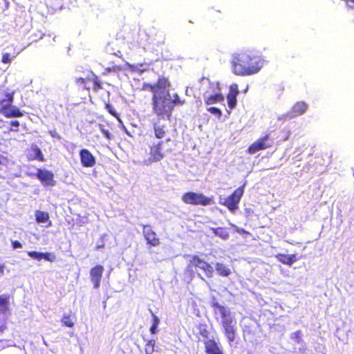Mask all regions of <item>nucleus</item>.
<instances>
[{
    "label": "nucleus",
    "mask_w": 354,
    "mask_h": 354,
    "mask_svg": "<svg viewBox=\"0 0 354 354\" xmlns=\"http://www.w3.org/2000/svg\"><path fill=\"white\" fill-rule=\"evenodd\" d=\"M251 212H252V210H250V209L246 210V214H247V216H250V214H251Z\"/></svg>",
    "instance_id": "47"
},
{
    "label": "nucleus",
    "mask_w": 354,
    "mask_h": 354,
    "mask_svg": "<svg viewBox=\"0 0 354 354\" xmlns=\"http://www.w3.org/2000/svg\"><path fill=\"white\" fill-rule=\"evenodd\" d=\"M248 328H249L248 326H245V328L243 329V334H244V335H245L246 333H248V334H250V333H251V331H250V330H248Z\"/></svg>",
    "instance_id": "45"
},
{
    "label": "nucleus",
    "mask_w": 354,
    "mask_h": 354,
    "mask_svg": "<svg viewBox=\"0 0 354 354\" xmlns=\"http://www.w3.org/2000/svg\"><path fill=\"white\" fill-rule=\"evenodd\" d=\"M142 234L147 244L151 247H157L160 244L159 237L150 225H142Z\"/></svg>",
    "instance_id": "9"
},
{
    "label": "nucleus",
    "mask_w": 354,
    "mask_h": 354,
    "mask_svg": "<svg viewBox=\"0 0 354 354\" xmlns=\"http://www.w3.org/2000/svg\"><path fill=\"white\" fill-rule=\"evenodd\" d=\"M210 230L213 232V233L220 237L221 239L223 240H226L229 238L230 234L227 232V229L225 227H212Z\"/></svg>",
    "instance_id": "22"
},
{
    "label": "nucleus",
    "mask_w": 354,
    "mask_h": 354,
    "mask_svg": "<svg viewBox=\"0 0 354 354\" xmlns=\"http://www.w3.org/2000/svg\"><path fill=\"white\" fill-rule=\"evenodd\" d=\"M0 113L7 118L21 117L23 113L15 106H12L14 100V92L1 91L0 92Z\"/></svg>",
    "instance_id": "5"
},
{
    "label": "nucleus",
    "mask_w": 354,
    "mask_h": 354,
    "mask_svg": "<svg viewBox=\"0 0 354 354\" xmlns=\"http://www.w3.org/2000/svg\"><path fill=\"white\" fill-rule=\"evenodd\" d=\"M157 329H158V326H156L155 325H151L149 330L152 334H155L157 333V330H158Z\"/></svg>",
    "instance_id": "41"
},
{
    "label": "nucleus",
    "mask_w": 354,
    "mask_h": 354,
    "mask_svg": "<svg viewBox=\"0 0 354 354\" xmlns=\"http://www.w3.org/2000/svg\"><path fill=\"white\" fill-rule=\"evenodd\" d=\"M10 311V296L8 294L0 295V315L9 314Z\"/></svg>",
    "instance_id": "17"
},
{
    "label": "nucleus",
    "mask_w": 354,
    "mask_h": 354,
    "mask_svg": "<svg viewBox=\"0 0 354 354\" xmlns=\"http://www.w3.org/2000/svg\"><path fill=\"white\" fill-rule=\"evenodd\" d=\"M36 221L38 223H46L49 220V215L47 212L37 210L35 213Z\"/></svg>",
    "instance_id": "25"
},
{
    "label": "nucleus",
    "mask_w": 354,
    "mask_h": 354,
    "mask_svg": "<svg viewBox=\"0 0 354 354\" xmlns=\"http://www.w3.org/2000/svg\"><path fill=\"white\" fill-rule=\"evenodd\" d=\"M206 354H225L223 348L214 338L203 342Z\"/></svg>",
    "instance_id": "12"
},
{
    "label": "nucleus",
    "mask_w": 354,
    "mask_h": 354,
    "mask_svg": "<svg viewBox=\"0 0 354 354\" xmlns=\"http://www.w3.org/2000/svg\"><path fill=\"white\" fill-rule=\"evenodd\" d=\"M31 151L33 152V156L31 158V160H38L41 162L45 160L41 149L37 145H32Z\"/></svg>",
    "instance_id": "23"
},
{
    "label": "nucleus",
    "mask_w": 354,
    "mask_h": 354,
    "mask_svg": "<svg viewBox=\"0 0 354 354\" xmlns=\"http://www.w3.org/2000/svg\"><path fill=\"white\" fill-rule=\"evenodd\" d=\"M207 110L208 112H209L212 114L215 115L218 118H220L221 117V115H222V112H221V111L218 108H216V107H209V108H207Z\"/></svg>",
    "instance_id": "31"
},
{
    "label": "nucleus",
    "mask_w": 354,
    "mask_h": 354,
    "mask_svg": "<svg viewBox=\"0 0 354 354\" xmlns=\"http://www.w3.org/2000/svg\"><path fill=\"white\" fill-rule=\"evenodd\" d=\"M62 324L64 326L73 328L74 326L73 317L71 314H64L61 319Z\"/></svg>",
    "instance_id": "24"
},
{
    "label": "nucleus",
    "mask_w": 354,
    "mask_h": 354,
    "mask_svg": "<svg viewBox=\"0 0 354 354\" xmlns=\"http://www.w3.org/2000/svg\"><path fill=\"white\" fill-rule=\"evenodd\" d=\"M211 306L214 309H216L220 313L223 332L228 343L231 344L235 340L236 336V319L232 316L230 310L227 307L221 305L218 302H213Z\"/></svg>",
    "instance_id": "4"
},
{
    "label": "nucleus",
    "mask_w": 354,
    "mask_h": 354,
    "mask_svg": "<svg viewBox=\"0 0 354 354\" xmlns=\"http://www.w3.org/2000/svg\"><path fill=\"white\" fill-rule=\"evenodd\" d=\"M104 268L102 265H96L90 270L91 280L93 283V287L97 289L100 286L101 279L102 278Z\"/></svg>",
    "instance_id": "13"
},
{
    "label": "nucleus",
    "mask_w": 354,
    "mask_h": 354,
    "mask_svg": "<svg viewBox=\"0 0 354 354\" xmlns=\"http://www.w3.org/2000/svg\"><path fill=\"white\" fill-rule=\"evenodd\" d=\"M35 175L43 185L52 187L55 185L56 182L54 180V174L52 171L46 169H37Z\"/></svg>",
    "instance_id": "11"
},
{
    "label": "nucleus",
    "mask_w": 354,
    "mask_h": 354,
    "mask_svg": "<svg viewBox=\"0 0 354 354\" xmlns=\"http://www.w3.org/2000/svg\"><path fill=\"white\" fill-rule=\"evenodd\" d=\"M276 259L281 263L287 266H292L293 263L298 260V258L295 254H286L279 253L275 255Z\"/></svg>",
    "instance_id": "18"
},
{
    "label": "nucleus",
    "mask_w": 354,
    "mask_h": 354,
    "mask_svg": "<svg viewBox=\"0 0 354 354\" xmlns=\"http://www.w3.org/2000/svg\"><path fill=\"white\" fill-rule=\"evenodd\" d=\"M239 93V86L236 84H232L230 86L229 92L227 94L228 106L232 109L236 106V97Z\"/></svg>",
    "instance_id": "16"
},
{
    "label": "nucleus",
    "mask_w": 354,
    "mask_h": 354,
    "mask_svg": "<svg viewBox=\"0 0 354 354\" xmlns=\"http://www.w3.org/2000/svg\"><path fill=\"white\" fill-rule=\"evenodd\" d=\"M216 12H221L220 10H215L214 8H212V10L210 12V15H212V17H214Z\"/></svg>",
    "instance_id": "44"
},
{
    "label": "nucleus",
    "mask_w": 354,
    "mask_h": 354,
    "mask_svg": "<svg viewBox=\"0 0 354 354\" xmlns=\"http://www.w3.org/2000/svg\"><path fill=\"white\" fill-rule=\"evenodd\" d=\"M114 55L120 58H123V55L121 51L118 50L117 53H114Z\"/></svg>",
    "instance_id": "43"
},
{
    "label": "nucleus",
    "mask_w": 354,
    "mask_h": 354,
    "mask_svg": "<svg viewBox=\"0 0 354 354\" xmlns=\"http://www.w3.org/2000/svg\"><path fill=\"white\" fill-rule=\"evenodd\" d=\"M346 2L348 7L354 9V0H346Z\"/></svg>",
    "instance_id": "40"
},
{
    "label": "nucleus",
    "mask_w": 354,
    "mask_h": 354,
    "mask_svg": "<svg viewBox=\"0 0 354 354\" xmlns=\"http://www.w3.org/2000/svg\"><path fill=\"white\" fill-rule=\"evenodd\" d=\"M152 129L154 137L160 140L149 147V161L155 162L163 159L165 153L171 151V149L167 147L168 143L171 142V138H167L164 140H162L166 137L169 131L167 126L160 124L159 121L152 122Z\"/></svg>",
    "instance_id": "3"
},
{
    "label": "nucleus",
    "mask_w": 354,
    "mask_h": 354,
    "mask_svg": "<svg viewBox=\"0 0 354 354\" xmlns=\"http://www.w3.org/2000/svg\"><path fill=\"white\" fill-rule=\"evenodd\" d=\"M152 317H153L152 325H155L156 326H158L160 323L159 318L155 314H152Z\"/></svg>",
    "instance_id": "37"
},
{
    "label": "nucleus",
    "mask_w": 354,
    "mask_h": 354,
    "mask_svg": "<svg viewBox=\"0 0 354 354\" xmlns=\"http://www.w3.org/2000/svg\"><path fill=\"white\" fill-rule=\"evenodd\" d=\"M251 212H252V210H250V209L246 210V214H247V216H250V214H251Z\"/></svg>",
    "instance_id": "48"
},
{
    "label": "nucleus",
    "mask_w": 354,
    "mask_h": 354,
    "mask_svg": "<svg viewBox=\"0 0 354 354\" xmlns=\"http://www.w3.org/2000/svg\"><path fill=\"white\" fill-rule=\"evenodd\" d=\"M122 70V67L120 65L113 64L111 66L106 67L105 71L106 73L118 72Z\"/></svg>",
    "instance_id": "30"
},
{
    "label": "nucleus",
    "mask_w": 354,
    "mask_h": 354,
    "mask_svg": "<svg viewBox=\"0 0 354 354\" xmlns=\"http://www.w3.org/2000/svg\"><path fill=\"white\" fill-rule=\"evenodd\" d=\"M244 193V185L236 189L230 195L220 203L226 207L232 213H234L239 208V204Z\"/></svg>",
    "instance_id": "7"
},
{
    "label": "nucleus",
    "mask_w": 354,
    "mask_h": 354,
    "mask_svg": "<svg viewBox=\"0 0 354 354\" xmlns=\"http://www.w3.org/2000/svg\"><path fill=\"white\" fill-rule=\"evenodd\" d=\"M28 255L34 259L41 261L42 259L43 252H38L37 251H29L28 252Z\"/></svg>",
    "instance_id": "29"
},
{
    "label": "nucleus",
    "mask_w": 354,
    "mask_h": 354,
    "mask_svg": "<svg viewBox=\"0 0 354 354\" xmlns=\"http://www.w3.org/2000/svg\"><path fill=\"white\" fill-rule=\"evenodd\" d=\"M265 60L252 52L243 51L232 55L231 67L232 73L238 76H249L259 73Z\"/></svg>",
    "instance_id": "2"
},
{
    "label": "nucleus",
    "mask_w": 354,
    "mask_h": 354,
    "mask_svg": "<svg viewBox=\"0 0 354 354\" xmlns=\"http://www.w3.org/2000/svg\"><path fill=\"white\" fill-rule=\"evenodd\" d=\"M11 60H12V58L9 53H6L2 55L1 62L3 64H9V63H10Z\"/></svg>",
    "instance_id": "34"
},
{
    "label": "nucleus",
    "mask_w": 354,
    "mask_h": 354,
    "mask_svg": "<svg viewBox=\"0 0 354 354\" xmlns=\"http://www.w3.org/2000/svg\"><path fill=\"white\" fill-rule=\"evenodd\" d=\"M12 245L14 249L21 248L22 247L21 243L19 241H13L12 242Z\"/></svg>",
    "instance_id": "36"
},
{
    "label": "nucleus",
    "mask_w": 354,
    "mask_h": 354,
    "mask_svg": "<svg viewBox=\"0 0 354 354\" xmlns=\"http://www.w3.org/2000/svg\"><path fill=\"white\" fill-rule=\"evenodd\" d=\"M42 259H45L46 261L53 262L55 260L56 257L54 253L45 252V253H43Z\"/></svg>",
    "instance_id": "33"
},
{
    "label": "nucleus",
    "mask_w": 354,
    "mask_h": 354,
    "mask_svg": "<svg viewBox=\"0 0 354 354\" xmlns=\"http://www.w3.org/2000/svg\"><path fill=\"white\" fill-rule=\"evenodd\" d=\"M269 135L266 134L263 137L257 139L254 142L250 145L247 152L249 154H254L259 151L266 149L271 147V144L268 142Z\"/></svg>",
    "instance_id": "10"
},
{
    "label": "nucleus",
    "mask_w": 354,
    "mask_h": 354,
    "mask_svg": "<svg viewBox=\"0 0 354 354\" xmlns=\"http://www.w3.org/2000/svg\"><path fill=\"white\" fill-rule=\"evenodd\" d=\"M308 109V104L304 102H297L292 107L289 113L283 115L284 118H292L303 115Z\"/></svg>",
    "instance_id": "15"
},
{
    "label": "nucleus",
    "mask_w": 354,
    "mask_h": 354,
    "mask_svg": "<svg viewBox=\"0 0 354 354\" xmlns=\"http://www.w3.org/2000/svg\"><path fill=\"white\" fill-rule=\"evenodd\" d=\"M184 203L191 205L207 206L213 203V197L205 196L203 193L187 192L182 196Z\"/></svg>",
    "instance_id": "6"
},
{
    "label": "nucleus",
    "mask_w": 354,
    "mask_h": 354,
    "mask_svg": "<svg viewBox=\"0 0 354 354\" xmlns=\"http://www.w3.org/2000/svg\"><path fill=\"white\" fill-rule=\"evenodd\" d=\"M171 84L169 79L160 75L156 82H145L142 90L152 93L151 106L152 112L158 117L167 118L170 120L174 106L183 105L185 100H180L178 93L170 95Z\"/></svg>",
    "instance_id": "1"
},
{
    "label": "nucleus",
    "mask_w": 354,
    "mask_h": 354,
    "mask_svg": "<svg viewBox=\"0 0 354 354\" xmlns=\"http://www.w3.org/2000/svg\"><path fill=\"white\" fill-rule=\"evenodd\" d=\"M86 81V78L78 77L75 80V83L77 84H84Z\"/></svg>",
    "instance_id": "38"
},
{
    "label": "nucleus",
    "mask_w": 354,
    "mask_h": 354,
    "mask_svg": "<svg viewBox=\"0 0 354 354\" xmlns=\"http://www.w3.org/2000/svg\"><path fill=\"white\" fill-rule=\"evenodd\" d=\"M234 226L236 227V231L239 234H249V232L248 231H246L245 230H244L243 228L237 227L235 225H234Z\"/></svg>",
    "instance_id": "39"
},
{
    "label": "nucleus",
    "mask_w": 354,
    "mask_h": 354,
    "mask_svg": "<svg viewBox=\"0 0 354 354\" xmlns=\"http://www.w3.org/2000/svg\"><path fill=\"white\" fill-rule=\"evenodd\" d=\"M84 88L85 89H86L87 91H88V90H89V88H88V87H86V86H84Z\"/></svg>",
    "instance_id": "49"
},
{
    "label": "nucleus",
    "mask_w": 354,
    "mask_h": 354,
    "mask_svg": "<svg viewBox=\"0 0 354 354\" xmlns=\"http://www.w3.org/2000/svg\"><path fill=\"white\" fill-rule=\"evenodd\" d=\"M189 266L198 268L203 271L207 278H212L214 275L213 267L205 259L200 258L198 255H193L189 261Z\"/></svg>",
    "instance_id": "8"
},
{
    "label": "nucleus",
    "mask_w": 354,
    "mask_h": 354,
    "mask_svg": "<svg viewBox=\"0 0 354 354\" xmlns=\"http://www.w3.org/2000/svg\"><path fill=\"white\" fill-rule=\"evenodd\" d=\"M80 158L82 165L84 167H93L96 161L95 156L86 149H82L80 151Z\"/></svg>",
    "instance_id": "14"
},
{
    "label": "nucleus",
    "mask_w": 354,
    "mask_h": 354,
    "mask_svg": "<svg viewBox=\"0 0 354 354\" xmlns=\"http://www.w3.org/2000/svg\"><path fill=\"white\" fill-rule=\"evenodd\" d=\"M3 270H4V266L2 264H0V274H2L3 273Z\"/></svg>",
    "instance_id": "46"
},
{
    "label": "nucleus",
    "mask_w": 354,
    "mask_h": 354,
    "mask_svg": "<svg viewBox=\"0 0 354 354\" xmlns=\"http://www.w3.org/2000/svg\"><path fill=\"white\" fill-rule=\"evenodd\" d=\"M10 124L18 128L19 126V122L17 120H13L10 122Z\"/></svg>",
    "instance_id": "42"
},
{
    "label": "nucleus",
    "mask_w": 354,
    "mask_h": 354,
    "mask_svg": "<svg viewBox=\"0 0 354 354\" xmlns=\"http://www.w3.org/2000/svg\"><path fill=\"white\" fill-rule=\"evenodd\" d=\"M102 133L104 135V136L107 138L108 140H111L113 138V136L111 133L107 129H102Z\"/></svg>",
    "instance_id": "35"
},
{
    "label": "nucleus",
    "mask_w": 354,
    "mask_h": 354,
    "mask_svg": "<svg viewBox=\"0 0 354 354\" xmlns=\"http://www.w3.org/2000/svg\"><path fill=\"white\" fill-rule=\"evenodd\" d=\"M198 333L202 337L206 339L205 340L209 339V332L205 324L198 326Z\"/></svg>",
    "instance_id": "27"
},
{
    "label": "nucleus",
    "mask_w": 354,
    "mask_h": 354,
    "mask_svg": "<svg viewBox=\"0 0 354 354\" xmlns=\"http://www.w3.org/2000/svg\"><path fill=\"white\" fill-rule=\"evenodd\" d=\"M156 341L154 339H149L145 344V354H152L154 351Z\"/></svg>",
    "instance_id": "26"
},
{
    "label": "nucleus",
    "mask_w": 354,
    "mask_h": 354,
    "mask_svg": "<svg viewBox=\"0 0 354 354\" xmlns=\"http://www.w3.org/2000/svg\"><path fill=\"white\" fill-rule=\"evenodd\" d=\"M224 100V97L222 93H217L213 95H211L206 97L205 100V103L207 105L214 104L219 102H222Z\"/></svg>",
    "instance_id": "21"
},
{
    "label": "nucleus",
    "mask_w": 354,
    "mask_h": 354,
    "mask_svg": "<svg viewBox=\"0 0 354 354\" xmlns=\"http://www.w3.org/2000/svg\"><path fill=\"white\" fill-rule=\"evenodd\" d=\"M281 135L280 136V141L284 142L289 139L290 136V129L286 127L281 131Z\"/></svg>",
    "instance_id": "28"
},
{
    "label": "nucleus",
    "mask_w": 354,
    "mask_h": 354,
    "mask_svg": "<svg viewBox=\"0 0 354 354\" xmlns=\"http://www.w3.org/2000/svg\"><path fill=\"white\" fill-rule=\"evenodd\" d=\"M86 80L87 81H90L93 83V90L95 92H97L102 88L101 81L93 73L91 72V73L86 77Z\"/></svg>",
    "instance_id": "19"
},
{
    "label": "nucleus",
    "mask_w": 354,
    "mask_h": 354,
    "mask_svg": "<svg viewBox=\"0 0 354 354\" xmlns=\"http://www.w3.org/2000/svg\"><path fill=\"white\" fill-rule=\"evenodd\" d=\"M215 269L219 276L228 277L231 274L230 269L222 263H216Z\"/></svg>",
    "instance_id": "20"
},
{
    "label": "nucleus",
    "mask_w": 354,
    "mask_h": 354,
    "mask_svg": "<svg viewBox=\"0 0 354 354\" xmlns=\"http://www.w3.org/2000/svg\"><path fill=\"white\" fill-rule=\"evenodd\" d=\"M105 108L108 111V112L111 115H113V117H115V118L117 119H119V116H118V114L117 113V112L115 111V109H113V107L112 106L111 104H106L105 105Z\"/></svg>",
    "instance_id": "32"
}]
</instances>
